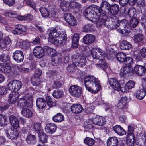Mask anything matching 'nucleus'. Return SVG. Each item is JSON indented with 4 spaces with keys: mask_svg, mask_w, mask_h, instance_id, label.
I'll list each match as a JSON object with an SVG mask.
<instances>
[{
    "mask_svg": "<svg viewBox=\"0 0 146 146\" xmlns=\"http://www.w3.org/2000/svg\"><path fill=\"white\" fill-rule=\"evenodd\" d=\"M60 7L62 10L64 12L68 11L70 7V2L64 1L60 3Z\"/></svg>",
    "mask_w": 146,
    "mask_h": 146,
    "instance_id": "25",
    "label": "nucleus"
},
{
    "mask_svg": "<svg viewBox=\"0 0 146 146\" xmlns=\"http://www.w3.org/2000/svg\"><path fill=\"white\" fill-rule=\"evenodd\" d=\"M82 88L77 85H73L70 86L69 89V91H78L82 90Z\"/></svg>",
    "mask_w": 146,
    "mask_h": 146,
    "instance_id": "51",
    "label": "nucleus"
},
{
    "mask_svg": "<svg viewBox=\"0 0 146 146\" xmlns=\"http://www.w3.org/2000/svg\"><path fill=\"white\" fill-rule=\"evenodd\" d=\"M0 71L1 72L5 73H7L10 72L11 71V67L9 65V64L2 65L0 68Z\"/></svg>",
    "mask_w": 146,
    "mask_h": 146,
    "instance_id": "31",
    "label": "nucleus"
},
{
    "mask_svg": "<svg viewBox=\"0 0 146 146\" xmlns=\"http://www.w3.org/2000/svg\"><path fill=\"white\" fill-rule=\"evenodd\" d=\"M34 55L36 58H40L44 56V48L39 46H36L33 50Z\"/></svg>",
    "mask_w": 146,
    "mask_h": 146,
    "instance_id": "13",
    "label": "nucleus"
},
{
    "mask_svg": "<svg viewBox=\"0 0 146 146\" xmlns=\"http://www.w3.org/2000/svg\"><path fill=\"white\" fill-rule=\"evenodd\" d=\"M145 38L144 36L142 34L138 33L134 36V42L137 43L142 42L144 41Z\"/></svg>",
    "mask_w": 146,
    "mask_h": 146,
    "instance_id": "28",
    "label": "nucleus"
},
{
    "mask_svg": "<svg viewBox=\"0 0 146 146\" xmlns=\"http://www.w3.org/2000/svg\"><path fill=\"white\" fill-rule=\"evenodd\" d=\"M124 62L125 64V65L131 67V66L133 64V59L131 57H126L125 60Z\"/></svg>",
    "mask_w": 146,
    "mask_h": 146,
    "instance_id": "48",
    "label": "nucleus"
},
{
    "mask_svg": "<svg viewBox=\"0 0 146 146\" xmlns=\"http://www.w3.org/2000/svg\"><path fill=\"white\" fill-rule=\"evenodd\" d=\"M131 71V67L125 65L122 67L120 70V73L122 76H124L130 73Z\"/></svg>",
    "mask_w": 146,
    "mask_h": 146,
    "instance_id": "34",
    "label": "nucleus"
},
{
    "mask_svg": "<svg viewBox=\"0 0 146 146\" xmlns=\"http://www.w3.org/2000/svg\"><path fill=\"white\" fill-rule=\"evenodd\" d=\"M45 102V100L42 98H38L36 100V104L37 107L40 109H43L46 106Z\"/></svg>",
    "mask_w": 146,
    "mask_h": 146,
    "instance_id": "24",
    "label": "nucleus"
},
{
    "mask_svg": "<svg viewBox=\"0 0 146 146\" xmlns=\"http://www.w3.org/2000/svg\"><path fill=\"white\" fill-rule=\"evenodd\" d=\"M4 3L9 6H13L15 4V0H3Z\"/></svg>",
    "mask_w": 146,
    "mask_h": 146,
    "instance_id": "60",
    "label": "nucleus"
},
{
    "mask_svg": "<svg viewBox=\"0 0 146 146\" xmlns=\"http://www.w3.org/2000/svg\"><path fill=\"white\" fill-rule=\"evenodd\" d=\"M56 125L54 123H48L45 127V131L49 134H52L56 131Z\"/></svg>",
    "mask_w": 146,
    "mask_h": 146,
    "instance_id": "16",
    "label": "nucleus"
},
{
    "mask_svg": "<svg viewBox=\"0 0 146 146\" xmlns=\"http://www.w3.org/2000/svg\"><path fill=\"white\" fill-rule=\"evenodd\" d=\"M43 17H47L50 15V11L48 9L45 7H42L39 9Z\"/></svg>",
    "mask_w": 146,
    "mask_h": 146,
    "instance_id": "33",
    "label": "nucleus"
},
{
    "mask_svg": "<svg viewBox=\"0 0 146 146\" xmlns=\"http://www.w3.org/2000/svg\"><path fill=\"white\" fill-rule=\"evenodd\" d=\"M15 29L12 31L14 34L20 35L22 34L23 32L25 31V26L21 25H15Z\"/></svg>",
    "mask_w": 146,
    "mask_h": 146,
    "instance_id": "22",
    "label": "nucleus"
},
{
    "mask_svg": "<svg viewBox=\"0 0 146 146\" xmlns=\"http://www.w3.org/2000/svg\"><path fill=\"white\" fill-rule=\"evenodd\" d=\"M117 22L118 24L116 23L115 27L113 28V29H117V31L121 34L124 36L128 35L129 34L131 29L129 27H128L126 25L127 21L125 19L122 20H115V23Z\"/></svg>",
    "mask_w": 146,
    "mask_h": 146,
    "instance_id": "5",
    "label": "nucleus"
},
{
    "mask_svg": "<svg viewBox=\"0 0 146 146\" xmlns=\"http://www.w3.org/2000/svg\"><path fill=\"white\" fill-rule=\"evenodd\" d=\"M63 95V92H53L52 93L53 96L56 98H60Z\"/></svg>",
    "mask_w": 146,
    "mask_h": 146,
    "instance_id": "61",
    "label": "nucleus"
},
{
    "mask_svg": "<svg viewBox=\"0 0 146 146\" xmlns=\"http://www.w3.org/2000/svg\"><path fill=\"white\" fill-rule=\"evenodd\" d=\"M113 129L115 132L119 135H124L126 134V131L120 126L116 125L113 127Z\"/></svg>",
    "mask_w": 146,
    "mask_h": 146,
    "instance_id": "29",
    "label": "nucleus"
},
{
    "mask_svg": "<svg viewBox=\"0 0 146 146\" xmlns=\"http://www.w3.org/2000/svg\"><path fill=\"white\" fill-rule=\"evenodd\" d=\"M94 26L92 24H87L84 25L83 30L84 32L92 31L94 30Z\"/></svg>",
    "mask_w": 146,
    "mask_h": 146,
    "instance_id": "40",
    "label": "nucleus"
},
{
    "mask_svg": "<svg viewBox=\"0 0 146 146\" xmlns=\"http://www.w3.org/2000/svg\"><path fill=\"white\" fill-rule=\"evenodd\" d=\"M10 133L11 132V133H12L11 135V136H9V139H11V140L16 139H17L18 135V131L16 130H14L13 131H10Z\"/></svg>",
    "mask_w": 146,
    "mask_h": 146,
    "instance_id": "49",
    "label": "nucleus"
},
{
    "mask_svg": "<svg viewBox=\"0 0 146 146\" xmlns=\"http://www.w3.org/2000/svg\"><path fill=\"white\" fill-rule=\"evenodd\" d=\"M7 119L6 116L3 114H0V126H2L6 125L5 122Z\"/></svg>",
    "mask_w": 146,
    "mask_h": 146,
    "instance_id": "52",
    "label": "nucleus"
},
{
    "mask_svg": "<svg viewBox=\"0 0 146 146\" xmlns=\"http://www.w3.org/2000/svg\"><path fill=\"white\" fill-rule=\"evenodd\" d=\"M139 23V20L138 19L135 18L131 19L130 25L131 27L134 28L137 26Z\"/></svg>",
    "mask_w": 146,
    "mask_h": 146,
    "instance_id": "50",
    "label": "nucleus"
},
{
    "mask_svg": "<svg viewBox=\"0 0 146 146\" xmlns=\"http://www.w3.org/2000/svg\"><path fill=\"white\" fill-rule=\"evenodd\" d=\"M11 42V39L9 37H5L3 41V44L7 45L9 44Z\"/></svg>",
    "mask_w": 146,
    "mask_h": 146,
    "instance_id": "64",
    "label": "nucleus"
},
{
    "mask_svg": "<svg viewBox=\"0 0 146 146\" xmlns=\"http://www.w3.org/2000/svg\"><path fill=\"white\" fill-rule=\"evenodd\" d=\"M52 119L54 122H60L64 120V117L62 114L59 113L53 116Z\"/></svg>",
    "mask_w": 146,
    "mask_h": 146,
    "instance_id": "36",
    "label": "nucleus"
},
{
    "mask_svg": "<svg viewBox=\"0 0 146 146\" xmlns=\"http://www.w3.org/2000/svg\"><path fill=\"white\" fill-rule=\"evenodd\" d=\"M10 123L11 126L15 129H17L19 126V122L17 118L13 115H11L9 117Z\"/></svg>",
    "mask_w": 146,
    "mask_h": 146,
    "instance_id": "18",
    "label": "nucleus"
},
{
    "mask_svg": "<svg viewBox=\"0 0 146 146\" xmlns=\"http://www.w3.org/2000/svg\"><path fill=\"white\" fill-rule=\"evenodd\" d=\"M14 60L18 63L22 62L24 60V54L23 52L19 50L15 51L12 55Z\"/></svg>",
    "mask_w": 146,
    "mask_h": 146,
    "instance_id": "12",
    "label": "nucleus"
},
{
    "mask_svg": "<svg viewBox=\"0 0 146 146\" xmlns=\"http://www.w3.org/2000/svg\"><path fill=\"white\" fill-rule=\"evenodd\" d=\"M86 58L84 57H82L81 58H80L79 62H78V65L80 67H83L86 65Z\"/></svg>",
    "mask_w": 146,
    "mask_h": 146,
    "instance_id": "54",
    "label": "nucleus"
},
{
    "mask_svg": "<svg viewBox=\"0 0 146 146\" xmlns=\"http://www.w3.org/2000/svg\"><path fill=\"white\" fill-rule=\"evenodd\" d=\"M102 10L100 7L95 6L92 8L88 7L85 9L83 13L84 16L87 19L90 21H94L96 15H102Z\"/></svg>",
    "mask_w": 146,
    "mask_h": 146,
    "instance_id": "3",
    "label": "nucleus"
},
{
    "mask_svg": "<svg viewBox=\"0 0 146 146\" xmlns=\"http://www.w3.org/2000/svg\"><path fill=\"white\" fill-rule=\"evenodd\" d=\"M25 140L28 144L31 145L34 144L36 142V139L35 136L31 134L27 136Z\"/></svg>",
    "mask_w": 146,
    "mask_h": 146,
    "instance_id": "26",
    "label": "nucleus"
},
{
    "mask_svg": "<svg viewBox=\"0 0 146 146\" xmlns=\"http://www.w3.org/2000/svg\"><path fill=\"white\" fill-rule=\"evenodd\" d=\"M135 86V83L133 81H130L128 82L125 85V87L123 88H125L124 90L126 91H128V90L130 89H132Z\"/></svg>",
    "mask_w": 146,
    "mask_h": 146,
    "instance_id": "43",
    "label": "nucleus"
},
{
    "mask_svg": "<svg viewBox=\"0 0 146 146\" xmlns=\"http://www.w3.org/2000/svg\"><path fill=\"white\" fill-rule=\"evenodd\" d=\"M127 9L128 11L126 12L129 17L133 18H135L137 14V11L136 9L133 8H130Z\"/></svg>",
    "mask_w": 146,
    "mask_h": 146,
    "instance_id": "32",
    "label": "nucleus"
},
{
    "mask_svg": "<svg viewBox=\"0 0 146 146\" xmlns=\"http://www.w3.org/2000/svg\"><path fill=\"white\" fill-rule=\"evenodd\" d=\"M98 80V78H96L93 76H88L86 77L85 78L84 84L86 90L89 91H94L92 89V87Z\"/></svg>",
    "mask_w": 146,
    "mask_h": 146,
    "instance_id": "7",
    "label": "nucleus"
},
{
    "mask_svg": "<svg viewBox=\"0 0 146 146\" xmlns=\"http://www.w3.org/2000/svg\"><path fill=\"white\" fill-rule=\"evenodd\" d=\"M106 119L105 117L100 116H97L92 119V122L93 123L98 126H101L100 129H106V128L103 126L106 123Z\"/></svg>",
    "mask_w": 146,
    "mask_h": 146,
    "instance_id": "9",
    "label": "nucleus"
},
{
    "mask_svg": "<svg viewBox=\"0 0 146 146\" xmlns=\"http://www.w3.org/2000/svg\"><path fill=\"white\" fill-rule=\"evenodd\" d=\"M38 136L40 141L42 143H45L47 142L48 136L43 132L38 134Z\"/></svg>",
    "mask_w": 146,
    "mask_h": 146,
    "instance_id": "39",
    "label": "nucleus"
},
{
    "mask_svg": "<svg viewBox=\"0 0 146 146\" xmlns=\"http://www.w3.org/2000/svg\"><path fill=\"white\" fill-rule=\"evenodd\" d=\"M64 17L66 21L70 25L74 26L77 25L76 21L71 14L68 13H65L64 14Z\"/></svg>",
    "mask_w": 146,
    "mask_h": 146,
    "instance_id": "11",
    "label": "nucleus"
},
{
    "mask_svg": "<svg viewBox=\"0 0 146 146\" xmlns=\"http://www.w3.org/2000/svg\"><path fill=\"white\" fill-rule=\"evenodd\" d=\"M72 113H79L82 112L83 109L82 106L79 104H74L70 107Z\"/></svg>",
    "mask_w": 146,
    "mask_h": 146,
    "instance_id": "17",
    "label": "nucleus"
},
{
    "mask_svg": "<svg viewBox=\"0 0 146 146\" xmlns=\"http://www.w3.org/2000/svg\"><path fill=\"white\" fill-rule=\"evenodd\" d=\"M17 105L20 108L26 107L30 108L33 106V101L31 100H27L24 98H21L18 100Z\"/></svg>",
    "mask_w": 146,
    "mask_h": 146,
    "instance_id": "10",
    "label": "nucleus"
},
{
    "mask_svg": "<svg viewBox=\"0 0 146 146\" xmlns=\"http://www.w3.org/2000/svg\"><path fill=\"white\" fill-rule=\"evenodd\" d=\"M49 36V41L57 46L64 44L67 40V35L65 33L58 31L56 28L50 30Z\"/></svg>",
    "mask_w": 146,
    "mask_h": 146,
    "instance_id": "1",
    "label": "nucleus"
},
{
    "mask_svg": "<svg viewBox=\"0 0 146 146\" xmlns=\"http://www.w3.org/2000/svg\"><path fill=\"white\" fill-rule=\"evenodd\" d=\"M101 8L103 16H106L108 13L112 15H116L120 10V7L118 4H114L111 5L106 1H102Z\"/></svg>",
    "mask_w": 146,
    "mask_h": 146,
    "instance_id": "2",
    "label": "nucleus"
},
{
    "mask_svg": "<svg viewBox=\"0 0 146 146\" xmlns=\"http://www.w3.org/2000/svg\"><path fill=\"white\" fill-rule=\"evenodd\" d=\"M146 94V92H139L136 94V96L137 99L141 100L143 99Z\"/></svg>",
    "mask_w": 146,
    "mask_h": 146,
    "instance_id": "57",
    "label": "nucleus"
},
{
    "mask_svg": "<svg viewBox=\"0 0 146 146\" xmlns=\"http://www.w3.org/2000/svg\"><path fill=\"white\" fill-rule=\"evenodd\" d=\"M94 85L96 90H95L94 91H99L101 90L102 88V86L99 80L96 81V82L95 83Z\"/></svg>",
    "mask_w": 146,
    "mask_h": 146,
    "instance_id": "58",
    "label": "nucleus"
},
{
    "mask_svg": "<svg viewBox=\"0 0 146 146\" xmlns=\"http://www.w3.org/2000/svg\"><path fill=\"white\" fill-rule=\"evenodd\" d=\"M76 66L73 63L69 64L66 68L67 71L69 73H73L75 71Z\"/></svg>",
    "mask_w": 146,
    "mask_h": 146,
    "instance_id": "41",
    "label": "nucleus"
},
{
    "mask_svg": "<svg viewBox=\"0 0 146 146\" xmlns=\"http://www.w3.org/2000/svg\"><path fill=\"white\" fill-rule=\"evenodd\" d=\"M116 56V59L119 61L121 62H123L125 61L126 56L124 53L120 52L117 53Z\"/></svg>",
    "mask_w": 146,
    "mask_h": 146,
    "instance_id": "37",
    "label": "nucleus"
},
{
    "mask_svg": "<svg viewBox=\"0 0 146 146\" xmlns=\"http://www.w3.org/2000/svg\"><path fill=\"white\" fill-rule=\"evenodd\" d=\"M21 113L23 116L27 118L30 117L32 116V112L30 110L26 108L23 109Z\"/></svg>",
    "mask_w": 146,
    "mask_h": 146,
    "instance_id": "35",
    "label": "nucleus"
},
{
    "mask_svg": "<svg viewBox=\"0 0 146 146\" xmlns=\"http://www.w3.org/2000/svg\"><path fill=\"white\" fill-rule=\"evenodd\" d=\"M10 57L9 55L3 54L0 55V64H9Z\"/></svg>",
    "mask_w": 146,
    "mask_h": 146,
    "instance_id": "21",
    "label": "nucleus"
},
{
    "mask_svg": "<svg viewBox=\"0 0 146 146\" xmlns=\"http://www.w3.org/2000/svg\"><path fill=\"white\" fill-rule=\"evenodd\" d=\"M134 128L131 126H129L128 130V136H131V138L134 137V135L133 134Z\"/></svg>",
    "mask_w": 146,
    "mask_h": 146,
    "instance_id": "55",
    "label": "nucleus"
},
{
    "mask_svg": "<svg viewBox=\"0 0 146 146\" xmlns=\"http://www.w3.org/2000/svg\"><path fill=\"white\" fill-rule=\"evenodd\" d=\"M46 100L47 104L49 107H51L54 105V103L52 101L50 97L49 96H47L46 98Z\"/></svg>",
    "mask_w": 146,
    "mask_h": 146,
    "instance_id": "56",
    "label": "nucleus"
},
{
    "mask_svg": "<svg viewBox=\"0 0 146 146\" xmlns=\"http://www.w3.org/2000/svg\"><path fill=\"white\" fill-rule=\"evenodd\" d=\"M32 128L31 125L27 126V127H23L22 131V132L24 134L28 135L30 133L31 130Z\"/></svg>",
    "mask_w": 146,
    "mask_h": 146,
    "instance_id": "47",
    "label": "nucleus"
},
{
    "mask_svg": "<svg viewBox=\"0 0 146 146\" xmlns=\"http://www.w3.org/2000/svg\"><path fill=\"white\" fill-rule=\"evenodd\" d=\"M33 127L38 134L43 132L41 127V125L40 123H34L33 125Z\"/></svg>",
    "mask_w": 146,
    "mask_h": 146,
    "instance_id": "44",
    "label": "nucleus"
},
{
    "mask_svg": "<svg viewBox=\"0 0 146 146\" xmlns=\"http://www.w3.org/2000/svg\"><path fill=\"white\" fill-rule=\"evenodd\" d=\"M134 71L136 74L140 76H144L145 74L144 69L142 65H136L134 68Z\"/></svg>",
    "mask_w": 146,
    "mask_h": 146,
    "instance_id": "20",
    "label": "nucleus"
},
{
    "mask_svg": "<svg viewBox=\"0 0 146 146\" xmlns=\"http://www.w3.org/2000/svg\"><path fill=\"white\" fill-rule=\"evenodd\" d=\"M132 46L131 44L127 41H122L121 43L120 48L123 50H129L131 48Z\"/></svg>",
    "mask_w": 146,
    "mask_h": 146,
    "instance_id": "30",
    "label": "nucleus"
},
{
    "mask_svg": "<svg viewBox=\"0 0 146 146\" xmlns=\"http://www.w3.org/2000/svg\"><path fill=\"white\" fill-rule=\"evenodd\" d=\"M3 15L5 16L12 18H16L17 15L16 13L14 12L7 11L3 13Z\"/></svg>",
    "mask_w": 146,
    "mask_h": 146,
    "instance_id": "42",
    "label": "nucleus"
},
{
    "mask_svg": "<svg viewBox=\"0 0 146 146\" xmlns=\"http://www.w3.org/2000/svg\"><path fill=\"white\" fill-rule=\"evenodd\" d=\"M91 53L92 57L94 59L102 61H103L105 58L104 52L97 47L93 48Z\"/></svg>",
    "mask_w": 146,
    "mask_h": 146,
    "instance_id": "6",
    "label": "nucleus"
},
{
    "mask_svg": "<svg viewBox=\"0 0 146 146\" xmlns=\"http://www.w3.org/2000/svg\"><path fill=\"white\" fill-rule=\"evenodd\" d=\"M79 39V35L78 33L75 34L72 39V46L74 48H77Z\"/></svg>",
    "mask_w": 146,
    "mask_h": 146,
    "instance_id": "27",
    "label": "nucleus"
},
{
    "mask_svg": "<svg viewBox=\"0 0 146 146\" xmlns=\"http://www.w3.org/2000/svg\"><path fill=\"white\" fill-rule=\"evenodd\" d=\"M70 8H71L73 9H74L75 8L79 9L80 8V4L74 1L70 2Z\"/></svg>",
    "mask_w": 146,
    "mask_h": 146,
    "instance_id": "46",
    "label": "nucleus"
},
{
    "mask_svg": "<svg viewBox=\"0 0 146 146\" xmlns=\"http://www.w3.org/2000/svg\"><path fill=\"white\" fill-rule=\"evenodd\" d=\"M118 81L115 78H110L108 81V83L110 84L111 86L114 85V84Z\"/></svg>",
    "mask_w": 146,
    "mask_h": 146,
    "instance_id": "63",
    "label": "nucleus"
},
{
    "mask_svg": "<svg viewBox=\"0 0 146 146\" xmlns=\"http://www.w3.org/2000/svg\"><path fill=\"white\" fill-rule=\"evenodd\" d=\"M105 16H103L102 15H96L95 19L94 20V21L96 23V26L98 28H100L101 27L105 26L106 27H110V28H113L115 27V26L116 25V23H115V20L113 21L112 20L109 23L106 20ZM112 20V19H111ZM116 22V24L118 23Z\"/></svg>",
    "mask_w": 146,
    "mask_h": 146,
    "instance_id": "4",
    "label": "nucleus"
},
{
    "mask_svg": "<svg viewBox=\"0 0 146 146\" xmlns=\"http://www.w3.org/2000/svg\"><path fill=\"white\" fill-rule=\"evenodd\" d=\"M127 102V98L126 97H122L119 100L117 104V107L119 109L123 110L125 108Z\"/></svg>",
    "mask_w": 146,
    "mask_h": 146,
    "instance_id": "23",
    "label": "nucleus"
},
{
    "mask_svg": "<svg viewBox=\"0 0 146 146\" xmlns=\"http://www.w3.org/2000/svg\"><path fill=\"white\" fill-rule=\"evenodd\" d=\"M96 66L98 68H102L104 70V68H106L107 67L106 63L102 61L101 63L96 64Z\"/></svg>",
    "mask_w": 146,
    "mask_h": 146,
    "instance_id": "62",
    "label": "nucleus"
},
{
    "mask_svg": "<svg viewBox=\"0 0 146 146\" xmlns=\"http://www.w3.org/2000/svg\"><path fill=\"white\" fill-rule=\"evenodd\" d=\"M42 74V71L39 69L36 70L34 74V78L35 79L39 78Z\"/></svg>",
    "mask_w": 146,
    "mask_h": 146,
    "instance_id": "59",
    "label": "nucleus"
},
{
    "mask_svg": "<svg viewBox=\"0 0 146 146\" xmlns=\"http://www.w3.org/2000/svg\"><path fill=\"white\" fill-rule=\"evenodd\" d=\"M56 50L52 49V51L51 52L50 54L48 56L53 57L52 58L51 64L53 66H56L58 63H60L62 61V59L56 56Z\"/></svg>",
    "mask_w": 146,
    "mask_h": 146,
    "instance_id": "14",
    "label": "nucleus"
},
{
    "mask_svg": "<svg viewBox=\"0 0 146 146\" xmlns=\"http://www.w3.org/2000/svg\"><path fill=\"white\" fill-rule=\"evenodd\" d=\"M114 90L119 91L121 90V91H123L122 88H121L119 83L117 81L114 84V85L111 86Z\"/></svg>",
    "mask_w": 146,
    "mask_h": 146,
    "instance_id": "53",
    "label": "nucleus"
},
{
    "mask_svg": "<svg viewBox=\"0 0 146 146\" xmlns=\"http://www.w3.org/2000/svg\"><path fill=\"white\" fill-rule=\"evenodd\" d=\"M118 143V140L116 137H109L107 140V146H117Z\"/></svg>",
    "mask_w": 146,
    "mask_h": 146,
    "instance_id": "19",
    "label": "nucleus"
},
{
    "mask_svg": "<svg viewBox=\"0 0 146 146\" xmlns=\"http://www.w3.org/2000/svg\"><path fill=\"white\" fill-rule=\"evenodd\" d=\"M131 136H127L126 143L127 146H133L135 140V137L131 138Z\"/></svg>",
    "mask_w": 146,
    "mask_h": 146,
    "instance_id": "45",
    "label": "nucleus"
},
{
    "mask_svg": "<svg viewBox=\"0 0 146 146\" xmlns=\"http://www.w3.org/2000/svg\"><path fill=\"white\" fill-rule=\"evenodd\" d=\"M95 39V36L92 34H87L84 36L83 42L86 44L89 45L93 43Z\"/></svg>",
    "mask_w": 146,
    "mask_h": 146,
    "instance_id": "15",
    "label": "nucleus"
},
{
    "mask_svg": "<svg viewBox=\"0 0 146 146\" xmlns=\"http://www.w3.org/2000/svg\"><path fill=\"white\" fill-rule=\"evenodd\" d=\"M84 142L88 146H92L94 144L95 141L92 138L86 137L84 139Z\"/></svg>",
    "mask_w": 146,
    "mask_h": 146,
    "instance_id": "38",
    "label": "nucleus"
},
{
    "mask_svg": "<svg viewBox=\"0 0 146 146\" xmlns=\"http://www.w3.org/2000/svg\"><path fill=\"white\" fill-rule=\"evenodd\" d=\"M22 83L18 80H14L10 81L7 87L9 90L14 91H18L21 87Z\"/></svg>",
    "mask_w": 146,
    "mask_h": 146,
    "instance_id": "8",
    "label": "nucleus"
}]
</instances>
